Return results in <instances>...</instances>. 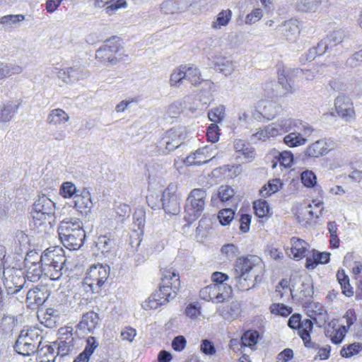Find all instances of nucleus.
Here are the masks:
<instances>
[{"instance_id": "79ce46f5", "label": "nucleus", "mask_w": 362, "mask_h": 362, "mask_svg": "<svg viewBox=\"0 0 362 362\" xmlns=\"http://www.w3.org/2000/svg\"><path fill=\"white\" fill-rule=\"evenodd\" d=\"M309 317L312 322H315V323L320 327L325 325L328 320L327 311L322 306L319 307L318 314H309Z\"/></svg>"}, {"instance_id": "6ab92c4d", "label": "nucleus", "mask_w": 362, "mask_h": 362, "mask_svg": "<svg viewBox=\"0 0 362 362\" xmlns=\"http://www.w3.org/2000/svg\"><path fill=\"white\" fill-rule=\"evenodd\" d=\"M332 144L325 139L317 140L310 144L305 151V156L311 158H319L327 154L332 148Z\"/></svg>"}, {"instance_id": "bb28decb", "label": "nucleus", "mask_w": 362, "mask_h": 362, "mask_svg": "<svg viewBox=\"0 0 362 362\" xmlns=\"http://www.w3.org/2000/svg\"><path fill=\"white\" fill-rule=\"evenodd\" d=\"M69 119V116L65 111L57 108L50 111L47 118V122L49 124L57 126L68 122Z\"/></svg>"}, {"instance_id": "2f4dec72", "label": "nucleus", "mask_w": 362, "mask_h": 362, "mask_svg": "<svg viewBox=\"0 0 362 362\" xmlns=\"http://www.w3.org/2000/svg\"><path fill=\"white\" fill-rule=\"evenodd\" d=\"M69 83H75L88 77L89 71L81 66L69 67Z\"/></svg>"}, {"instance_id": "ddd939ff", "label": "nucleus", "mask_w": 362, "mask_h": 362, "mask_svg": "<svg viewBox=\"0 0 362 362\" xmlns=\"http://www.w3.org/2000/svg\"><path fill=\"white\" fill-rule=\"evenodd\" d=\"M120 48L121 45L115 37L109 39L96 51L95 57L103 62L115 64L118 61L117 54Z\"/></svg>"}, {"instance_id": "774afa93", "label": "nucleus", "mask_w": 362, "mask_h": 362, "mask_svg": "<svg viewBox=\"0 0 362 362\" xmlns=\"http://www.w3.org/2000/svg\"><path fill=\"white\" fill-rule=\"evenodd\" d=\"M136 335V329L132 327H126L121 332V337H122V339L127 340L129 342L133 341Z\"/></svg>"}, {"instance_id": "69168bd1", "label": "nucleus", "mask_w": 362, "mask_h": 362, "mask_svg": "<svg viewBox=\"0 0 362 362\" xmlns=\"http://www.w3.org/2000/svg\"><path fill=\"white\" fill-rule=\"evenodd\" d=\"M239 313H240L239 304L236 302H233L229 305V310L226 313H224L223 312V315L224 316L225 318H226L228 320H233V319H235L238 315Z\"/></svg>"}, {"instance_id": "7ed1b4c3", "label": "nucleus", "mask_w": 362, "mask_h": 362, "mask_svg": "<svg viewBox=\"0 0 362 362\" xmlns=\"http://www.w3.org/2000/svg\"><path fill=\"white\" fill-rule=\"evenodd\" d=\"M58 234L63 245L70 250L79 249L86 238L82 222L76 218H65L61 221Z\"/></svg>"}, {"instance_id": "de8ad7c7", "label": "nucleus", "mask_w": 362, "mask_h": 362, "mask_svg": "<svg viewBox=\"0 0 362 362\" xmlns=\"http://www.w3.org/2000/svg\"><path fill=\"white\" fill-rule=\"evenodd\" d=\"M302 183L307 187H313L317 183L315 174L311 170H305L301 173Z\"/></svg>"}, {"instance_id": "a211bd4d", "label": "nucleus", "mask_w": 362, "mask_h": 362, "mask_svg": "<svg viewBox=\"0 0 362 362\" xmlns=\"http://www.w3.org/2000/svg\"><path fill=\"white\" fill-rule=\"evenodd\" d=\"M210 148L205 146L202 148H199L195 152L189 155L184 163L186 165H200L210 161L215 156H211L209 153Z\"/></svg>"}, {"instance_id": "e433bc0d", "label": "nucleus", "mask_w": 362, "mask_h": 362, "mask_svg": "<svg viewBox=\"0 0 362 362\" xmlns=\"http://www.w3.org/2000/svg\"><path fill=\"white\" fill-rule=\"evenodd\" d=\"M362 350V344L354 342L347 346H344L340 351L342 357L350 358L358 354Z\"/></svg>"}, {"instance_id": "6e6552de", "label": "nucleus", "mask_w": 362, "mask_h": 362, "mask_svg": "<svg viewBox=\"0 0 362 362\" xmlns=\"http://www.w3.org/2000/svg\"><path fill=\"white\" fill-rule=\"evenodd\" d=\"M55 203L45 194H42L33 204L31 216L34 221H40V225L47 220L55 219Z\"/></svg>"}, {"instance_id": "0e129e2a", "label": "nucleus", "mask_w": 362, "mask_h": 362, "mask_svg": "<svg viewBox=\"0 0 362 362\" xmlns=\"http://www.w3.org/2000/svg\"><path fill=\"white\" fill-rule=\"evenodd\" d=\"M160 9L165 14H173L179 11L175 3L172 0L163 2L160 6Z\"/></svg>"}, {"instance_id": "3c124183", "label": "nucleus", "mask_w": 362, "mask_h": 362, "mask_svg": "<svg viewBox=\"0 0 362 362\" xmlns=\"http://www.w3.org/2000/svg\"><path fill=\"white\" fill-rule=\"evenodd\" d=\"M221 253L224 255L228 259H233L239 254V250L237 246L233 244H226L221 247Z\"/></svg>"}, {"instance_id": "dca6fc26", "label": "nucleus", "mask_w": 362, "mask_h": 362, "mask_svg": "<svg viewBox=\"0 0 362 362\" xmlns=\"http://www.w3.org/2000/svg\"><path fill=\"white\" fill-rule=\"evenodd\" d=\"M63 337L59 339L58 344L57 358L59 361L75 351L79 344L80 339L74 337L72 333H63Z\"/></svg>"}, {"instance_id": "58836bf2", "label": "nucleus", "mask_w": 362, "mask_h": 362, "mask_svg": "<svg viewBox=\"0 0 362 362\" xmlns=\"http://www.w3.org/2000/svg\"><path fill=\"white\" fill-rule=\"evenodd\" d=\"M319 5L317 0H298L297 3L298 9L303 12H315Z\"/></svg>"}, {"instance_id": "5701e85b", "label": "nucleus", "mask_w": 362, "mask_h": 362, "mask_svg": "<svg viewBox=\"0 0 362 362\" xmlns=\"http://www.w3.org/2000/svg\"><path fill=\"white\" fill-rule=\"evenodd\" d=\"M280 30L282 32L287 40L295 41L300 33L298 20L291 19L284 22V23L281 25Z\"/></svg>"}, {"instance_id": "ea45409f", "label": "nucleus", "mask_w": 362, "mask_h": 362, "mask_svg": "<svg viewBox=\"0 0 362 362\" xmlns=\"http://www.w3.org/2000/svg\"><path fill=\"white\" fill-rule=\"evenodd\" d=\"M259 333L257 331L249 330L244 333L241 337L243 346L252 347L257 343Z\"/></svg>"}, {"instance_id": "c9c22d12", "label": "nucleus", "mask_w": 362, "mask_h": 362, "mask_svg": "<svg viewBox=\"0 0 362 362\" xmlns=\"http://www.w3.org/2000/svg\"><path fill=\"white\" fill-rule=\"evenodd\" d=\"M260 114L265 118L269 119L276 115L275 107L271 102L262 100L257 105Z\"/></svg>"}, {"instance_id": "473e14b6", "label": "nucleus", "mask_w": 362, "mask_h": 362, "mask_svg": "<svg viewBox=\"0 0 362 362\" xmlns=\"http://www.w3.org/2000/svg\"><path fill=\"white\" fill-rule=\"evenodd\" d=\"M337 280L341 286L343 293L346 296L353 295L354 291L349 284V278L344 269H339L337 273Z\"/></svg>"}, {"instance_id": "a878e982", "label": "nucleus", "mask_w": 362, "mask_h": 362, "mask_svg": "<svg viewBox=\"0 0 362 362\" xmlns=\"http://www.w3.org/2000/svg\"><path fill=\"white\" fill-rule=\"evenodd\" d=\"M24 20V15L9 14L0 18V24L5 31H10L13 28L18 27Z\"/></svg>"}, {"instance_id": "680f3d73", "label": "nucleus", "mask_w": 362, "mask_h": 362, "mask_svg": "<svg viewBox=\"0 0 362 362\" xmlns=\"http://www.w3.org/2000/svg\"><path fill=\"white\" fill-rule=\"evenodd\" d=\"M201 351L206 355H213L216 353L214 343L209 339H203L200 345Z\"/></svg>"}, {"instance_id": "e2e57ef3", "label": "nucleus", "mask_w": 362, "mask_h": 362, "mask_svg": "<svg viewBox=\"0 0 362 362\" xmlns=\"http://www.w3.org/2000/svg\"><path fill=\"white\" fill-rule=\"evenodd\" d=\"M206 136L209 141L215 143L219 139L218 127L216 124H211L207 129Z\"/></svg>"}, {"instance_id": "412c9836", "label": "nucleus", "mask_w": 362, "mask_h": 362, "mask_svg": "<svg viewBox=\"0 0 362 362\" xmlns=\"http://www.w3.org/2000/svg\"><path fill=\"white\" fill-rule=\"evenodd\" d=\"M29 257L24 259L25 267L27 272V278L30 281H37L44 274L42 263L40 262H30Z\"/></svg>"}, {"instance_id": "f257e3e1", "label": "nucleus", "mask_w": 362, "mask_h": 362, "mask_svg": "<svg viewBox=\"0 0 362 362\" xmlns=\"http://www.w3.org/2000/svg\"><path fill=\"white\" fill-rule=\"evenodd\" d=\"M262 268L257 256L249 255L236 259L233 269V279L240 291H248L261 281Z\"/></svg>"}, {"instance_id": "f704fd0d", "label": "nucleus", "mask_w": 362, "mask_h": 362, "mask_svg": "<svg viewBox=\"0 0 362 362\" xmlns=\"http://www.w3.org/2000/svg\"><path fill=\"white\" fill-rule=\"evenodd\" d=\"M36 362H59L57 356L54 354V349L50 346H46L38 351Z\"/></svg>"}, {"instance_id": "052dcab7", "label": "nucleus", "mask_w": 362, "mask_h": 362, "mask_svg": "<svg viewBox=\"0 0 362 362\" xmlns=\"http://www.w3.org/2000/svg\"><path fill=\"white\" fill-rule=\"evenodd\" d=\"M281 134L288 132L292 129V126H296L295 122L291 119H282L276 122Z\"/></svg>"}, {"instance_id": "6e6d98bb", "label": "nucleus", "mask_w": 362, "mask_h": 362, "mask_svg": "<svg viewBox=\"0 0 362 362\" xmlns=\"http://www.w3.org/2000/svg\"><path fill=\"white\" fill-rule=\"evenodd\" d=\"M279 83L286 90V93L284 94L287 93H291L293 92V86L292 84L291 83V79L287 78V76L286 75L284 71H283L282 73L279 74Z\"/></svg>"}, {"instance_id": "603ef678", "label": "nucleus", "mask_w": 362, "mask_h": 362, "mask_svg": "<svg viewBox=\"0 0 362 362\" xmlns=\"http://www.w3.org/2000/svg\"><path fill=\"white\" fill-rule=\"evenodd\" d=\"M319 66L313 68L312 70L296 69L295 71L296 76L302 77L307 81H312L316 77V74L319 73Z\"/></svg>"}, {"instance_id": "bf43d9fd", "label": "nucleus", "mask_w": 362, "mask_h": 362, "mask_svg": "<svg viewBox=\"0 0 362 362\" xmlns=\"http://www.w3.org/2000/svg\"><path fill=\"white\" fill-rule=\"evenodd\" d=\"M217 69L226 76L230 74L234 70L233 63L230 60H223L216 64Z\"/></svg>"}, {"instance_id": "13d9d810", "label": "nucleus", "mask_w": 362, "mask_h": 362, "mask_svg": "<svg viewBox=\"0 0 362 362\" xmlns=\"http://www.w3.org/2000/svg\"><path fill=\"white\" fill-rule=\"evenodd\" d=\"M98 345V342L94 337H89L86 339V345L83 351L90 357Z\"/></svg>"}, {"instance_id": "7c9ffc66", "label": "nucleus", "mask_w": 362, "mask_h": 362, "mask_svg": "<svg viewBox=\"0 0 362 362\" xmlns=\"http://www.w3.org/2000/svg\"><path fill=\"white\" fill-rule=\"evenodd\" d=\"M344 37L345 34L344 30L341 29H337L327 35L325 39L326 42L329 45V48L332 49L334 47L340 45L344 41Z\"/></svg>"}, {"instance_id": "c03bdc74", "label": "nucleus", "mask_w": 362, "mask_h": 362, "mask_svg": "<svg viewBox=\"0 0 362 362\" xmlns=\"http://www.w3.org/2000/svg\"><path fill=\"white\" fill-rule=\"evenodd\" d=\"M209 119L215 123L221 122L225 117V107L219 105L208 112Z\"/></svg>"}, {"instance_id": "4be33fe9", "label": "nucleus", "mask_w": 362, "mask_h": 362, "mask_svg": "<svg viewBox=\"0 0 362 362\" xmlns=\"http://www.w3.org/2000/svg\"><path fill=\"white\" fill-rule=\"evenodd\" d=\"M74 206L82 214L89 212L93 206L90 193L84 190L81 194H76L74 196Z\"/></svg>"}, {"instance_id": "2eb2a0df", "label": "nucleus", "mask_w": 362, "mask_h": 362, "mask_svg": "<svg viewBox=\"0 0 362 362\" xmlns=\"http://www.w3.org/2000/svg\"><path fill=\"white\" fill-rule=\"evenodd\" d=\"M110 275V267L107 264H98L92 266L87 273L86 280L90 281V286L96 284L99 287L102 286L107 281Z\"/></svg>"}, {"instance_id": "9b49d317", "label": "nucleus", "mask_w": 362, "mask_h": 362, "mask_svg": "<svg viewBox=\"0 0 362 362\" xmlns=\"http://www.w3.org/2000/svg\"><path fill=\"white\" fill-rule=\"evenodd\" d=\"M232 293L233 288L230 286H218L211 284L200 290L199 296L206 301L219 303L229 298Z\"/></svg>"}, {"instance_id": "4468645a", "label": "nucleus", "mask_w": 362, "mask_h": 362, "mask_svg": "<svg viewBox=\"0 0 362 362\" xmlns=\"http://www.w3.org/2000/svg\"><path fill=\"white\" fill-rule=\"evenodd\" d=\"M334 107L337 115L346 122L355 119V110L351 99L345 95H339L334 100Z\"/></svg>"}, {"instance_id": "37998d69", "label": "nucleus", "mask_w": 362, "mask_h": 362, "mask_svg": "<svg viewBox=\"0 0 362 362\" xmlns=\"http://www.w3.org/2000/svg\"><path fill=\"white\" fill-rule=\"evenodd\" d=\"M185 66L184 65L180 66L178 68L173 70L170 77V86H177L183 79H185Z\"/></svg>"}, {"instance_id": "8fccbe9b", "label": "nucleus", "mask_w": 362, "mask_h": 362, "mask_svg": "<svg viewBox=\"0 0 362 362\" xmlns=\"http://www.w3.org/2000/svg\"><path fill=\"white\" fill-rule=\"evenodd\" d=\"M234 215L235 212L233 209H224L219 211L218 217L221 225L226 226L233 219Z\"/></svg>"}, {"instance_id": "a18cd8bd", "label": "nucleus", "mask_w": 362, "mask_h": 362, "mask_svg": "<svg viewBox=\"0 0 362 362\" xmlns=\"http://www.w3.org/2000/svg\"><path fill=\"white\" fill-rule=\"evenodd\" d=\"M60 194L64 198H71L75 196L77 192L76 187L71 182H64L60 187Z\"/></svg>"}, {"instance_id": "4d7b16f0", "label": "nucleus", "mask_w": 362, "mask_h": 362, "mask_svg": "<svg viewBox=\"0 0 362 362\" xmlns=\"http://www.w3.org/2000/svg\"><path fill=\"white\" fill-rule=\"evenodd\" d=\"M228 276L226 274L215 272L211 275V280L214 282L212 284L216 286H229L225 281L228 279Z\"/></svg>"}, {"instance_id": "864d4df0", "label": "nucleus", "mask_w": 362, "mask_h": 362, "mask_svg": "<svg viewBox=\"0 0 362 362\" xmlns=\"http://www.w3.org/2000/svg\"><path fill=\"white\" fill-rule=\"evenodd\" d=\"M279 161L285 168L291 167L293 162V155L291 151H284L279 153Z\"/></svg>"}, {"instance_id": "423d86ee", "label": "nucleus", "mask_w": 362, "mask_h": 362, "mask_svg": "<svg viewBox=\"0 0 362 362\" xmlns=\"http://www.w3.org/2000/svg\"><path fill=\"white\" fill-rule=\"evenodd\" d=\"M206 192L197 188L189 194L185 205L184 219L188 226L195 221L202 214L206 205Z\"/></svg>"}, {"instance_id": "49530a36", "label": "nucleus", "mask_w": 362, "mask_h": 362, "mask_svg": "<svg viewBox=\"0 0 362 362\" xmlns=\"http://www.w3.org/2000/svg\"><path fill=\"white\" fill-rule=\"evenodd\" d=\"M270 310L273 314L286 317L291 313L292 308L283 303H273L270 306Z\"/></svg>"}, {"instance_id": "aec40b11", "label": "nucleus", "mask_w": 362, "mask_h": 362, "mask_svg": "<svg viewBox=\"0 0 362 362\" xmlns=\"http://www.w3.org/2000/svg\"><path fill=\"white\" fill-rule=\"evenodd\" d=\"M100 322L99 315L94 311H89L83 315L78 326L81 329L87 330L88 332L92 333L99 327Z\"/></svg>"}, {"instance_id": "5fc2aeb1", "label": "nucleus", "mask_w": 362, "mask_h": 362, "mask_svg": "<svg viewBox=\"0 0 362 362\" xmlns=\"http://www.w3.org/2000/svg\"><path fill=\"white\" fill-rule=\"evenodd\" d=\"M347 329L346 326H340L338 329L334 331V334L331 336L332 342L335 344H340L343 341Z\"/></svg>"}, {"instance_id": "72a5a7b5", "label": "nucleus", "mask_w": 362, "mask_h": 362, "mask_svg": "<svg viewBox=\"0 0 362 362\" xmlns=\"http://www.w3.org/2000/svg\"><path fill=\"white\" fill-rule=\"evenodd\" d=\"M232 17V12L230 9L221 11L211 25L214 29H221L222 27L226 26L230 22Z\"/></svg>"}, {"instance_id": "9d476101", "label": "nucleus", "mask_w": 362, "mask_h": 362, "mask_svg": "<svg viewBox=\"0 0 362 362\" xmlns=\"http://www.w3.org/2000/svg\"><path fill=\"white\" fill-rule=\"evenodd\" d=\"M181 200V196L177 192V187L173 183H170L164 190L160 199L165 212L171 215H177L180 213Z\"/></svg>"}, {"instance_id": "0eeeda50", "label": "nucleus", "mask_w": 362, "mask_h": 362, "mask_svg": "<svg viewBox=\"0 0 362 362\" xmlns=\"http://www.w3.org/2000/svg\"><path fill=\"white\" fill-rule=\"evenodd\" d=\"M182 140L180 131L172 129L166 132L156 143L148 146L146 151L151 155H166L179 147Z\"/></svg>"}, {"instance_id": "a19ab883", "label": "nucleus", "mask_w": 362, "mask_h": 362, "mask_svg": "<svg viewBox=\"0 0 362 362\" xmlns=\"http://www.w3.org/2000/svg\"><path fill=\"white\" fill-rule=\"evenodd\" d=\"M327 229L330 234V245L332 248H338L339 246V238L337 236V224L334 221H329L327 223Z\"/></svg>"}, {"instance_id": "338daca9", "label": "nucleus", "mask_w": 362, "mask_h": 362, "mask_svg": "<svg viewBox=\"0 0 362 362\" xmlns=\"http://www.w3.org/2000/svg\"><path fill=\"white\" fill-rule=\"evenodd\" d=\"M262 17V10L260 8H255L250 13L247 15L245 22L246 23L252 24L259 21Z\"/></svg>"}, {"instance_id": "39448f33", "label": "nucleus", "mask_w": 362, "mask_h": 362, "mask_svg": "<svg viewBox=\"0 0 362 362\" xmlns=\"http://www.w3.org/2000/svg\"><path fill=\"white\" fill-rule=\"evenodd\" d=\"M42 331L37 327H30L21 330L14 345L15 351L23 356L35 353L42 342Z\"/></svg>"}, {"instance_id": "c85d7f7f", "label": "nucleus", "mask_w": 362, "mask_h": 362, "mask_svg": "<svg viewBox=\"0 0 362 362\" xmlns=\"http://www.w3.org/2000/svg\"><path fill=\"white\" fill-rule=\"evenodd\" d=\"M115 241L107 235L100 236L96 242V247L105 257L108 256L115 247Z\"/></svg>"}, {"instance_id": "1a4fd4ad", "label": "nucleus", "mask_w": 362, "mask_h": 362, "mask_svg": "<svg viewBox=\"0 0 362 362\" xmlns=\"http://www.w3.org/2000/svg\"><path fill=\"white\" fill-rule=\"evenodd\" d=\"M288 325L293 329H298V333L307 348H318L317 344L311 341L310 332L313 327V322L311 320H301L300 315L296 313L288 319Z\"/></svg>"}, {"instance_id": "393cba45", "label": "nucleus", "mask_w": 362, "mask_h": 362, "mask_svg": "<svg viewBox=\"0 0 362 362\" xmlns=\"http://www.w3.org/2000/svg\"><path fill=\"white\" fill-rule=\"evenodd\" d=\"M21 103L19 102L7 101L0 107V122H8L17 112Z\"/></svg>"}, {"instance_id": "c756f323", "label": "nucleus", "mask_w": 362, "mask_h": 362, "mask_svg": "<svg viewBox=\"0 0 362 362\" xmlns=\"http://www.w3.org/2000/svg\"><path fill=\"white\" fill-rule=\"evenodd\" d=\"M308 139L303 137L296 130L290 132L284 138V143L289 147H297L303 146L307 142Z\"/></svg>"}, {"instance_id": "f03ea898", "label": "nucleus", "mask_w": 362, "mask_h": 362, "mask_svg": "<svg viewBox=\"0 0 362 362\" xmlns=\"http://www.w3.org/2000/svg\"><path fill=\"white\" fill-rule=\"evenodd\" d=\"M180 288L179 274L170 267L162 271L161 284L159 291L153 293L142 303V308L146 310L157 309L159 306L168 303L175 298Z\"/></svg>"}, {"instance_id": "b1692460", "label": "nucleus", "mask_w": 362, "mask_h": 362, "mask_svg": "<svg viewBox=\"0 0 362 362\" xmlns=\"http://www.w3.org/2000/svg\"><path fill=\"white\" fill-rule=\"evenodd\" d=\"M45 289V288H41L39 287L30 288L26 294V303L29 305H42L47 298Z\"/></svg>"}, {"instance_id": "20e7f679", "label": "nucleus", "mask_w": 362, "mask_h": 362, "mask_svg": "<svg viewBox=\"0 0 362 362\" xmlns=\"http://www.w3.org/2000/svg\"><path fill=\"white\" fill-rule=\"evenodd\" d=\"M44 275L52 280H59L62 276L66 259L62 247L48 248L40 255Z\"/></svg>"}, {"instance_id": "09e8293b", "label": "nucleus", "mask_w": 362, "mask_h": 362, "mask_svg": "<svg viewBox=\"0 0 362 362\" xmlns=\"http://www.w3.org/2000/svg\"><path fill=\"white\" fill-rule=\"evenodd\" d=\"M235 192L228 185H222L218 189V196L223 202H228L233 198Z\"/></svg>"}, {"instance_id": "f3484780", "label": "nucleus", "mask_w": 362, "mask_h": 362, "mask_svg": "<svg viewBox=\"0 0 362 362\" xmlns=\"http://www.w3.org/2000/svg\"><path fill=\"white\" fill-rule=\"evenodd\" d=\"M291 247L286 248V252L295 260H299L306 257L310 245L304 240L293 237L290 240Z\"/></svg>"}, {"instance_id": "f8f14e48", "label": "nucleus", "mask_w": 362, "mask_h": 362, "mask_svg": "<svg viewBox=\"0 0 362 362\" xmlns=\"http://www.w3.org/2000/svg\"><path fill=\"white\" fill-rule=\"evenodd\" d=\"M2 276L5 279L4 285L8 294L18 293L25 284V278L21 269L6 268Z\"/></svg>"}, {"instance_id": "4c0bfd02", "label": "nucleus", "mask_w": 362, "mask_h": 362, "mask_svg": "<svg viewBox=\"0 0 362 362\" xmlns=\"http://www.w3.org/2000/svg\"><path fill=\"white\" fill-rule=\"evenodd\" d=\"M254 210L258 217L264 218L269 214L270 208L267 201L259 199L254 202Z\"/></svg>"}, {"instance_id": "cd10ccee", "label": "nucleus", "mask_w": 362, "mask_h": 362, "mask_svg": "<svg viewBox=\"0 0 362 362\" xmlns=\"http://www.w3.org/2000/svg\"><path fill=\"white\" fill-rule=\"evenodd\" d=\"M185 66V79L189 81L192 85L196 86L202 81L201 72L199 69L194 65H184Z\"/></svg>"}]
</instances>
